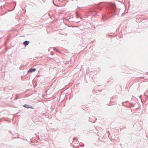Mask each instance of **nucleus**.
<instances>
[{"label":"nucleus","mask_w":148,"mask_h":148,"mask_svg":"<svg viewBox=\"0 0 148 148\" xmlns=\"http://www.w3.org/2000/svg\"><path fill=\"white\" fill-rule=\"evenodd\" d=\"M36 71V69H30L28 72L27 73H29V72L32 73V72H34Z\"/></svg>","instance_id":"obj_2"},{"label":"nucleus","mask_w":148,"mask_h":148,"mask_svg":"<svg viewBox=\"0 0 148 148\" xmlns=\"http://www.w3.org/2000/svg\"><path fill=\"white\" fill-rule=\"evenodd\" d=\"M23 107L26 108H33L32 106H30L29 105L27 104L24 105Z\"/></svg>","instance_id":"obj_1"},{"label":"nucleus","mask_w":148,"mask_h":148,"mask_svg":"<svg viewBox=\"0 0 148 148\" xmlns=\"http://www.w3.org/2000/svg\"><path fill=\"white\" fill-rule=\"evenodd\" d=\"M29 43V41H24L23 42V44L25 45V46H26Z\"/></svg>","instance_id":"obj_3"}]
</instances>
